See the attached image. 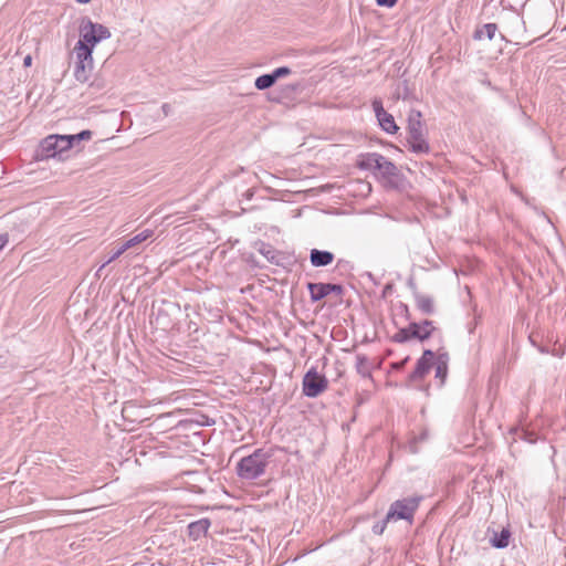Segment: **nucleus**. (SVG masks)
Returning a JSON list of instances; mask_svg holds the SVG:
<instances>
[{"label":"nucleus","mask_w":566,"mask_h":566,"mask_svg":"<svg viewBox=\"0 0 566 566\" xmlns=\"http://www.w3.org/2000/svg\"><path fill=\"white\" fill-rule=\"evenodd\" d=\"M421 118V112L411 109L408 115L407 125V146L410 151L418 155L430 153V145L427 139V127Z\"/></svg>","instance_id":"f257e3e1"},{"label":"nucleus","mask_w":566,"mask_h":566,"mask_svg":"<svg viewBox=\"0 0 566 566\" xmlns=\"http://www.w3.org/2000/svg\"><path fill=\"white\" fill-rule=\"evenodd\" d=\"M271 458L272 453L270 451L256 449L238 462L237 473L241 479L255 480L264 474Z\"/></svg>","instance_id":"f03ea898"},{"label":"nucleus","mask_w":566,"mask_h":566,"mask_svg":"<svg viewBox=\"0 0 566 566\" xmlns=\"http://www.w3.org/2000/svg\"><path fill=\"white\" fill-rule=\"evenodd\" d=\"M71 149V142L67 135H50L45 137L39 148L38 156L41 159L57 158L64 160L65 153Z\"/></svg>","instance_id":"7ed1b4c3"},{"label":"nucleus","mask_w":566,"mask_h":566,"mask_svg":"<svg viewBox=\"0 0 566 566\" xmlns=\"http://www.w3.org/2000/svg\"><path fill=\"white\" fill-rule=\"evenodd\" d=\"M111 38V31L103 24L92 22L91 20L83 21L80 27V40L84 46L91 50L103 40Z\"/></svg>","instance_id":"20e7f679"},{"label":"nucleus","mask_w":566,"mask_h":566,"mask_svg":"<svg viewBox=\"0 0 566 566\" xmlns=\"http://www.w3.org/2000/svg\"><path fill=\"white\" fill-rule=\"evenodd\" d=\"M74 54V77L80 83H86L93 71V56L91 50L82 43H76L72 55Z\"/></svg>","instance_id":"39448f33"},{"label":"nucleus","mask_w":566,"mask_h":566,"mask_svg":"<svg viewBox=\"0 0 566 566\" xmlns=\"http://www.w3.org/2000/svg\"><path fill=\"white\" fill-rule=\"evenodd\" d=\"M421 496H409L401 500H396L389 506L387 512V520H406L411 522L413 515L419 507Z\"/></svg>","instance_id":"423d86ee"},{"label":"nucleus","mask_w":566,"mask_h":566,"mask_svg":"<svg viewBox=\"0 0 566 566\" xmlns=\"http://www.w3.org/2000/svg\"><path fill=\"white\" fill-rule=\"evenodd\" d=\"M302 386L304 396L315 398L327 389L328 380L324 375L318 374L315 367H312L304 375Z\"/></svg>","instance_id":"0eeeda50"},{"label":"nucleus","mask_w":566,"mask_h":566,"mask_svg":"<svg viewBox=\"0 0 566 566\" xmlns=\"http://www.w3.org/2000/svg\"><path fill=\"white\" fill-rule=\"evenodd\" d=\"M379 164L376 165L375 172L379 174L390 188H397V179L400 177L398 167L387 157L380 155Z\"/></svg>","instance_id":"6e6552de"},{"label":"nucleus","mask_w":566,"mask_h":566,"mask_svg":"<svg viewBox=\"0 0 566 566\" xmlns=\"http://www.w3.org/2000/svg\"><path fill=\"white\" fill-rule=\"evenodd\" d=\"M307 290L310 292L312 302H318L331 293H334L338 296L343 295L344 293V287L340 284L334 283H308Z\"/></svg>","instance_id":"1a4fd4ad"},{"label":"nucleus","mask_w":566,"mask_h":566,"mask_svg":"<svg viewBox=\"0 0 566 566\" xmlns=\"http://www.w3.org/2000/svg\"><path fill=\"white\" fill-rule=\"evenodd\" d=\"M371 106L381 129L388 134L397 133L399 128L395 122V118L391 114L385 111L381 99L375 98L371 103Z\"/></svg>","instance_id":"9d476101"},{"label":"nucleus","mask_w":566,"mask_h":566,"mask_svg":"<svg viewBox=\"0 0 566 566\" xmlns=\"http://www.w3.org/2000/svg\"><path fill=\"white\" fill-rule=\"evenodd\" d=\"M409 326L411 329L410 335L413 336V338L419 339L420 342L428 339L434 331L433 322L429 319H424L421 323L413 322L410 323Z\"/></svg>","instance_id":"9b49d317"},{"label":"nucleus","mask_w":566,"mask_h":566,"mask_svg":"<svg viewBox=\"0 0 566 566\" xmlns=\"http://www.w3.org/2000/svg\"><path fill=\"white\" fill-rule=\"evenodd\" d=\"M334 258V254L326 250L312 249L310 253L311 264L315 268L329 265Z\"/></svg>","instance_id":"f8f14e48"},{"label":"nucleus","mask_w":566,"mask_h":566,"mask_svg":"<svg viewBox=\"0 0 566 566\" xmlns=\"http://www.w3.org/2000/svg\"><path fill=\"white\" fill-rule=\"evenodd\" d=\"M381 154L365 153L357 156L356 166L361 170H369L375 172L376 165L379 164Z\"/></svg>","instance_id":"ddd939ff"},{"label":"nucleus","mask_w":566,"mask_h":566,"mask_svg":"<svg viewBox=\"0 0 566 566\" xmlns=\"http://www.w3.org/2000/svg\"><path fill=\"white\" fill-rule=\"evenodd\" d=\"M433 364L426 361V359H418L413 371L408 377V386L422 380L430 371Z\"/></svg>","instance_id":"4468645a"},{"label":"nucleus","mask_w":566,"mask_h":566,"mask_svg":"<svg viewBox=\"0 0 566 566\" xmlns=\"http://www.w3.org/2000/svg\"><path fill=\"white\" fill-rule=\"evenodd\" d=\"M448 363L449 355L447 353H439L438 356L436 357V378L440 379V386H442L446 381L448 375Z\"/></svg>","instance_id":"2eb2a0df"},{"label":"nucleus","mask_w":566,"mask_h":566,"mask_svg":"<svg viewBox=\"0 0 566 566\" xmlns=\"http://www.w3.org/2000/svg\"><path fill=\"white\" fill-rule=\"evenodd\" d=\"M210 521L208 518H201L192 522L188 525L189 536L193 539H198L200 536L207 534L210 527Z\"/></svg>","instance_id":"dca6fc26"},{"label":"nucleus","mask_w":566,"mask_h":566,"mask_svg":"<svg viewBox=\"0 0 566 566\" xmlns=\"http://www.w3.org/2000/svg\"><path fill=\"white\" fill-rule=\"evenodd\" d=\"M416 305L423 314H432L434 312L433 300L431 296L423 295L419 292L413 293Z\"/></svg>","instance_id":"f3484780"},{"label":"nucleus","mask_w":566,"mask_h":566,"mask_svg":"<svg viewBox=\"0 0 566 566\" xmlns=\"http://www.w3.org/2000/svg\"><path fill=\"white\" fill-rule=\"evenodd\" d=\"M497 31L496 23H485L480 29H476L473 34L474 40H482L484 36L492 40Z\"/></svg>","instance_id":"a211bd4d"},{"label":"nucleus","mask_w":566,"mask_h":566,"mask_svg":"<svg viewBox=\"0 0 566 566\" xmlns=\"http://www.w3.org/2000/svg\"><path fill=\"white\" fill-rule=\"evenodd\" d=\"M511 533L509 530L503 528L500 533H494L491 538L492 546L496 548H505L509 545Z\"/></svg>","instance_id":"6ab92c4d"},{"label":"nucleus","mask_w":566,"mask_h":566,"mask_svg":"<svg viewBox=\"0 0 566 566\" xmlns=\"http://www.w3.org/2000/svg\"><path fill=\"white\" fill-rule=\"evenodd\" d=\"M259 252L271 263L279 264L280 253L272 245L261 243Z\"/></svg>","instance_id":"aec40b11"},{"label":"nucleus","mask_w":566,"mask_h":566,"mask_svg":"<svg viewBox=\"0 0 566 566\" xmlns=\"http://www.w3.org/2000/svg\"><path fill=\"white\" fill-rule=\"evenodd\" d=\"M275 82L276 81L273 77V74L272 73H266V74L260 75V76H258L255 78L254 86L259 91H264V90H268L271 86H273L275 84Z\"/></svg>","instance_id":"412c9836"},{"label":"nucleus","mask_w":566,"mask_h":566,"mask_svg":"<svg viewBox=\"0 0 566 566\" xmlns=\"http://www.w3.org/2000/svg\"><path fill=\"white\" fill-rule=\"evenodd\" d=\"M153 235L151 230H144L140 233L134 235L133 238L128 239L126 242H124V249H130L136 247L137 244L146 241L148 238Z\"/></svg>","instance_id":"4be33fe9"},{"label":"nucleus","mask_w":566,"mask_h":566,"mask_svg":"<svg viewBox=\"0 0 566 566\" xmlns=\"http://www.w3.org/2000/svg\"><path fill=\"white\" fill-rule=\"evenodd\" d=\"M356 370L363 377H370V367L368 358L364 355L356 356Z\"/></svg>","instance_id":"5701e85b"},{"label":"nucleus","mask_w":566,"mask_h":566,"mask_svg":"<svg viewBox=\"0 0 566 566\" xmlns=\"http://www.w3.org/2000/svg\"><path fill=\"white\" fill-rule=\"evenodd\" d=\"M411 334V329H410V326L408 325V327H405V328H400L394 336H392V342L395 343H406L410 339L413 338V336L410 335Z\"/></svg>","instance_id":"b1692460"},{"label":"nucleus","mask_w":566,"mask_h":566,"mask_svg":"<svg viewBox=\"0 0 566 566\" xmlns=\"http://www.w3.org/2000/svg\"><path fill=\"white\" fill-rule=\"evenodd\" d=\"M67 137L70 138L71 148H72L75 143H78L81 140H88V139H91L92 132L86 129V130H82V132H80L78 134H75V135H67Z\"/></svg>","instance_id":"393cba45"},{"label":"nucleus","mask_w":566,"mask_h":566,"mask_svg":"<svg viewBox=\"0 0 566 566\" xmlns=\"http://www.w3.org/2000/svg\"><path fill=\"white\" fill-rule=\"evenodd\" d=\"M128 249H124V243L113 253V255L107 260L105 261L101 266L99 269L97 270L96 272V275L99 276L101 275V272L105 269V266L107 264H109L111 262H113L114 260L118 259L124 252H126Z\"/></svg>","instance_id":"a878e982"},{"label":"nucleus","mask_w":566,"mask_h":566,"mask_svg":"<svg viewBox=\"0 0 566 566\" xmlns=\"http://www.w3.org/2000/svg\"><path fill=\"white\" fill-rule=\"evenodd\" d=\"M291 73H292V71L287 66H280L272 72L275 81H277L279 78L285 77V76L290 75Z\"/></svg>","instance_id":"bb28decb"},{"label":"nucleus","mask_w":566,"mask_h":566,"mask_svg":"<svg viewBox=\"0 0 566 566\" xmlns=\"http://www.w3.org/2000/svg\"><path fill=\"white\" fill-rule=\"evenodd\" d=\"M391 520H387V515L385 516V518L380 522H377L374 526H373V532L377 535H381L384 533V531L386 530V526L388 524V522H390Z\"/></svg>","instance_id":"cd10ccee"},{"label":"nucleus","mask_w":566,"mask_h":566,"mask_svg":"<svg viewBox=\"0 0 566 566\" xmlns=\"http://www.w3.org/2000/svg\"><path fill=\"white\" fill-rule=\"evenodd\" d=\"M522 439L530 443H535L537 441V436L534 432L523 431Z\"/></svg>","instance_id":"c85d7f7f"},{"label":"nucleus","mask_w":566,"mask_h":566,"mask_svg":"<svg viewBox=\"0 0 566 566\" xmlns=\"http://www.w3.org/2000/svg\"><path fill=\"white\" fill-rule=\"evenodd\" d=\"M397 2L398 0H376L377 6L386 8H392Z\"/></svg>","instance_id":"c756f323"},{"label":"nucleus","mask_w":566,"mask_h":566,"mask_svg":"<svg viewBox=\"0 0 566 566\" xmlns=\"http://www.w3.org/2000/svg\"><path fill=\"white\" fill-rule=\"evenodd\" d=\"M420 359H426V361L433 364L434 353L431 349H424Z\"/></svg>","instance_id":"7c9ffc66"},{"label":"nucleus","mask_w":566,"mask_h":566,"mask_svg":"<svg viewBox=\"0 0 566 566\" xmlns=\"http://www.w3.org/2000/svg\"><path fill=\"white\" fill-rule=\"evenodd\" d=\"M408 360H409V357H406L405 359H402L400 361L392 363L391 368L395 370H401L406 366Z\"/></svg>","instance_id":"2f4dec72"},{"label":"nucleus","mask_w":566,"mask_h":566,"mask_svg":"<svg viewBox=\"0 0 566 566\" xmlns=\"http://www.w3.org/2000/svg\"><path fill=\"white\" fill-rule=\"evenodd\" d=\"M9 237L7 233L0 234V251L7 245Z\"/></svg>","instance_id":"473e14b6"},{"label":"nucleus","mask_w":566,"mask_h":566,"mask_svg":"<svg viewBox=\"0 0 566 566\" xmlns=\"http://www.w3.org/2000/svg\"><path fill=\"white\" fill-rule=\"evenodd\" d=\"M31 64H32V56H31V55H27V56L23 59V65H24L25 67H28V66H31Z\"/></svg>","instance_id":"72a5a7b5"},{"label":"nucleus","mask_w":566,"mask_h":566,"mask_svg":"<svg viewBox=\"0 0 566 566\" xmlns=\"http://www.w3.org/2000/svg\"><path fill=\"white\" fill-rule=\"evenodd\" d=\"M161 109H163L164 115L167 116L170 112V105L165 103V104H163Z\"/></svg>","instance_id":"f704fd0d"},{"label":"nucleus","mask_w":566,"mask_h":566,"mask_svg":"<svg viewBox=\"0 0 566 566\" xmlns=\"http://www.w3.org/2000/svg\"><path fill=\"white\" fill-rule=\"evenodd\" d=\"M78 3H88L91 0H75Z\"/></svg>","instance_id":"c9c22d12"},{"label":"nucleus","mask_w":566,"mask_h":566,"mask_svg":"<svg viewBox=\"0 0 566 566\" xmlns=\"http://www.w3.org/2000/svg\"><path fill=\"white\" fill-rule=\"evenodd\" d=\"M389 289H390V285H387V286L385 287L384 294H386V292H389Z\"/></svg>","instance_id":"e433bc0d"},{"label":"nucleus","mask_w":566,"mask_h":566,"mask_svg":"<svg viewBox=\"0 0 566 566\" xmlns=\"http://www.w3.org/2000/svg\"><path fill=\"white\" fill-rule=\"evenodd\" d=\"M389 289H390V285H387V286L385 287L384 294H386V292H389Z\"/></svg>","instance_id":"4c0bfd02"}]
</instances>
